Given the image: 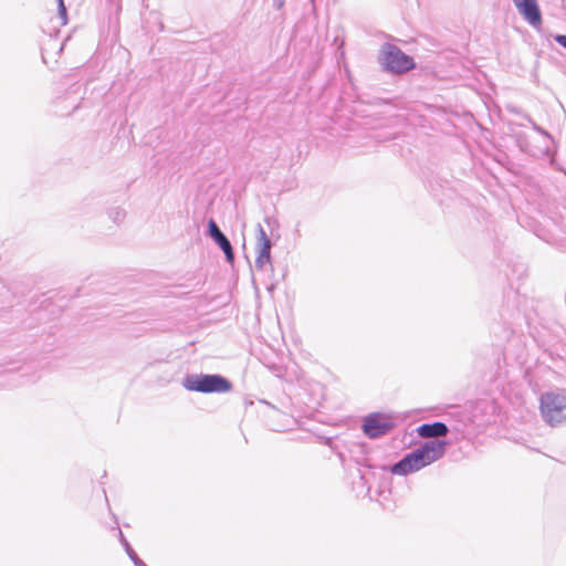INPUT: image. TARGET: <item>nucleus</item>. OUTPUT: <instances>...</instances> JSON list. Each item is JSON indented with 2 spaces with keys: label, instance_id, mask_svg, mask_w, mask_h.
Masks as SVG:
<instances>
[{
  "label": "nucleus",
  "instance_id": "obj_1",
  "mask_svg": "<svg viewBox=\"0 0 566 566\" xmlns=\"http://www.w3.org/2000/svg\"><path fill=\"white\" fill-rule=\"evenodd\" d=\"M446 446L447 443L444 441H428L394 464L391 472L398 475H407L419 471L442 458L446 452Z\"/></svg>",
  "mask_w": 566,
  "mask_h": 566
},
{
  "label": "nucleus",
  "instance_id": "obj_2",
  "mask_svg": "<svg viewBox=\"0 0 566 566\" xmlns=\"http://www.w3.org/2000/svg\"><path fill=\"white\" fill-rule=\"evenodd\" d=\"M184 387L190 391L198 392H227L231 390V382L217 374H192L185 377Z\"/></svg>",
  "mask_w": 566,
  "mask_h": 566
},
{
  "label": "nucleus",
  "instance_id": "obj_3",
  "mask_svg": "<svg viewBox=\"0 0 566 566\" xmlns=\"http://www.w3.org/2000/svg\"><path fill=\"white\" fill-rule=\"evenodd\" d=\"M541 413L545 422L555 427L566 421V396L545 392L541 396Z\"/></svg>",
  "mask_w": 566,
  "mask_h": 566
},
{
  "label": "nucleus",
  "instance_id": "obj_4",
  "mask_svg": "<svg viewBox=\"0 0 566 566\" xmlns=\"http://www.w3.org/2000/svg\"><path fill=\"white\" fill-rule=\"evenodd\" d=\"M380 62L387 71L392 73H403L415 67L412 57L392 44L382 46Z\"/></svg>",
  "mask_w": 566,
  "mask_h": 566
},
{
  "label": "nucleus",
  "instance_id": "obj_5",
  "mask_svg": "<svg viewBox=\"0 0 566 566\" xmlns=\"http://www.w3.org/2000/svg\"><path fill=\"white\" fill-rule=\"evenodd\" d=\"M394 427L392 421L384 415L374 413L365 418L363 430L371 439L379 438L388 433Z\"/></svg>",
  "mask_w": 566,
  "mask_h": 566
},
{
  "label": "nucleus",
  "instance_id": "obj_6",
  "mask_svg": "<svg viewBox=\"0 0 566 566\" xmlns=\"http://www.w3.org/2000/svg\"><path fill=\"white\" fill-rule=\"evenodd\" d=\"M518 13L534 28L542 24V13L536 0H512Z\"/></svg>",
  "mask_w": 566,
  "mask_h": 566
},
{
  "label": "nucleus",
  "instance_id": "obj_7",
  "mask_svg": "<svg viewBox=\"0 0 566 566\" xmlns=\"http://www.w3.org/2000/svg\"><path fill=\"white\" fill-rule=\"evenodd\" d=\"M208 233L216 244L223 251L228 262H233L234 253L229 239L219 229L214 220L210 219L208 222Z\"/></svg>",
  "mask_w": 566,
  "mask_h": 566
},
{
  "label": "nucleus",
  "instance_id": "obj_8",
  "mask_svg": "<svg viewBox=\"0 0 566 566\" xmlns=\"http://www.w3.org/2000/svg\"><path fill=\"white\" fill-rule=\"evenodd\" d=\"M417 432L421 438H439L448 434L449 429L446 423L437 421L433 423H423L417 428Z\"/></svg>",
  "mask_w": 566,
  "mask_h": 566
},
{
  "label": "nucleus",
  "instance_id": "obj_9",
  "mask_svg": "<svg viewBox=\"0 0 566 566\" xmlns=\"http://www.w3.org/2000/svg\"><path fill=\"white\" fill-rule=\"evenodd\" d=\"M268 264H271V249L269 245L256 248L255 268L263 270Z\"/></svg>",
  "mask_w": 566,
  "mask_h": 566
},
{
  "label": "nucleus",
  "instance_id": "obj_10",
  "mask_svg": "<svg viewBox=\"0 0 566 566\" xmlns=\"http://www.w3.org/2000/svg\"><path fill=\"white\" fill-rule=\"evenodd\" d=\"M120 534V542L123 544V546L125 547V551L127 553V555L129 556V558L132 559V562L136 565V566H147L138 556L137 554L135 553V551L130 547L129 543L127 542V539L123 536V533L119 532Z\"/></svg>",
  "mask_w": 566,
  "mask_h": 566
},
{
  "label": "nucleus",
  "instance_id": "obj_11",
  "mask_svg": "<svg viewBox=\"0 0 566 566\" xmlns=\"http://www.w3.org/2000/svg\"><path fill=\"white\" fill-rule=\"evenodd\" d=\"M265 245H269V249H271L272 243L264 228L259 223L256 226V248H264Z\"/></svg>",
  "mask_w": 566,
  "mask_h": 566
},
{
  "label": "nucleus",
  "instance_id": "obj_12",
  "mask_svg": "<svg viewBox=\"0 0 566 566\" xmlns=\"http://www.w3.org/2000/svg\"><path fill=\"white\" fill-rule=\"evenodd\" d=\"M57 13H59V18L61 20V24L65 25L67 23V13H66V7H65L63 0H57Z\"/></svg>",
  "mask_w": 566,
  "mask_h": 566
},
{
  "label": "nucleus",
  "instance_id": "obj_13",
  "mask_svg": "<svg viewBox=\"0 0 566 566\" xmlns=\"http://www.w3.org/2000/svg\"><path fill=\"white\" fill-rule=\"evenodd\" d=\"M125 211L120 208H116L111 212V218L116 222L119 223L125 219Z\"/></svg>",
  "mask_w": 566,
  "mask_h": 566
},
{
  "label": "nucleus",
  "instance_id": "obj_14",
  "mask_svg": "<svg viewBox=\"0 0 566 566\" xmlns=\"http://www.w3.org/2000/svg\"><path fill=\"white\" fill-rule=\"evenodd\" d=\"M554 40L562 45L564 49H566V35L564 34H556L554 36Z\"/></svg>",
  "mask_w": 566,
  "mask_h": 566
},
{
  "label": "nucleus",
  "instance_id": "obj_15",
  "mask_svg": "<svg viewBox=\"0 0 566 566\" xmlns=\"http://www.w3.org/2000/svg\"><path fill=\"white\" fill-rule=\"evenodd\" d=\"M264 222L270 227L273 228L274 226H277L276 220L273 217H265Z\"/></svg>",
  "mask_w": 566,
  "mask_h": 566
}]
</instances>
